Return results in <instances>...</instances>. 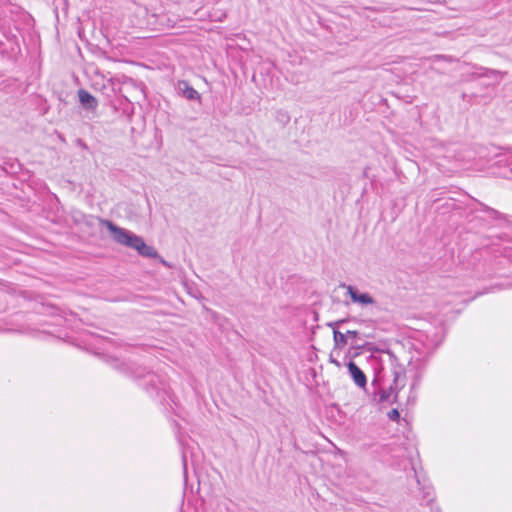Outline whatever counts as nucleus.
<instances>
[{"label":"nucleus","instance_id":"nucleus-1","mask_svg":"<svg viewBox=\"0 0 512 512\" xmlns=\"http://www.w3.org/2000/svg\"><path fill=\"white\" fill-rule=\"evenodd\" d=\"M375 360L378 364L374 366L372 385L377 386L379 402H388L393 395L391 403H396L398 393L406 385L404 368L391 350L382 351Z\"/></svg>","mask_w":512,"mask_h":512},{"label":"nucleus","instance_id":"nucleus-2","mask_svg":"<svg viewBox=\"0 0 512 512\" xmlns=\"http://www.w3.org/2000/svg\"><path fill=\"white\" fill-rule=\"evenodd\" d=\"M112 235L113 240L123 246L136 250L141 256L146 258H158V252L152 246L145 243L142 237L131 231L117 226L110 220H101Z\"/></svg>","mask_w":512,"mask_h":512},{"label":"nucleus","instance_id":"nucleus-3","mask_svg":"<svg viewBox=\"0 0 512 512\" xmlns=\"http://www.w3.org/2000/svg\"><path fill=\"white\" fill-rule=\"evenodd\" d=\"M133 376L141 387L151 398L163 402L168 395V383L164 376L145 367L138 366L133 370Z\"/></svg>","mask_w":512,"mask_h":512},{"label":"nucleus","instance_id":"nucleus-4","mask_svg":"<svg viewBox=\"0 0 512 512\" xmlns=\"http://www.w3.org/2000/svg\"><path fill=\"white\" fill-rule=\"evenodd\" d=\"M108 83L112 91L116 94H119L129 104H132V100L129 98V96L137 99L139 95H144V89L142 85L126 75L111 77L108 80Z\"/></svg>","mask_w":512,"mask_h":512},{"label":"nucleus","instance_id":"nucleus-5","mask_svg":"<svg viewBox=\"0 0 512 512\" xmlns=\"http://www.w3.org/2000/svg\"><path fill=\"white\" fill-rule=\"evenodd\" d=\"M347 289V294L350 296L353 303L360 304L362 306L376 304L375 299L367 292H360L355 286L342 284Z\"/></svg>","mask_w":512,"mask_h":512},{"label":"nucleus","instance_id":"nucleus-6","mask_svg":"<svg viewBox=\"0 0 512 512\" xmlns=\"http://www.w3.org/2000/svg\"><path fill=\"white\" fill-rule=\"evenodd\" d=\"M177 90H178L179 95L186 98L187 100L198 101L199 103H201L200 93L197 90H195L189 84L188 81H185V80L178 81Z\"/></svg>","mask_w":512,"mask_h":512},{"label":"nucleus","instance_id":"nucleus-7","mask_svg":"<svg viewBox=\"0 0 512 512\" xmlns=\"http://www.w3.org/2000/svg\"><path fill=\"white\" fill-rule=\"evenodd\" d=\"M79 102L82 108L89 112H96L98 107V100L87 90L79 89L78 90Z\"/></svg>","mask_w":512,"mask_h":512},{"label":"nucleus","instance_id":"nucleus-8","mask_svg":"<svg viewBox=\"0 0 512 512\" xmlns=\"http://www.w3.org/2000/svg\"><path fill=\"white\" fill-rule=\"evenodd\" d=\"M347 368L354 383L360 388H365L367 385V377L358 365L354 361L350 360L347 363Z\"/></svg>","mask_w":512,"mask_h":512},{"label":"nucleus","instance_id":"nucleus-9","mask_svg":"<svg viewBox=\"0 0 512 512\" xmlns=\"http://www.w3.org/2000/svg\"><path fill=\"white\" fill-rule=\"evenodd\" d=\"M346 319H340L338 321L328 323V326L333 329V339L336 347H344L347 344L346 334L341 333L338 328L341 324L345 323Z\"/></svg>","mask_w":512,"mask_h":512},{"label":"nucleus","instance_id":"nucleus-10","mask_svg":"<svg viewBox=\"0 0 512 512\" xmlns=\"http://www.w3.org/2000/svg\"><path fill=\"white\" fill-rule=\"evenodd\" d=\"M485 212L489 214V217L493 220H503L505 215L492 207H486Z\"/></svg>","mask_w":512,"mask_h":512},{"label":"nucleus","instance_id":"nucleus-11","mask_svg":"<svg viewBox=\"0 0 512 512\" xmlns=\"http://www.w3.org/2000/svg\"><path fill=\"white\" fill-rule=\"evenodd\" d=\"M275 118L278 122L282 123L283 125L287 124L290 121V116L288 112L285 110H278L276 112Z\"/></svg>","mask_w":512,"mask_h":512},{"label":"nucleus","instance_id":"nucleus-12","mask_svg":"<svg viewBox=\"0 0 512 512\" xmlns=\"http://www.w3.org/2000/svg\"><path fill=\"white\" fill-rule=\"evenodd\" d=\"M422 499L426 501L427 504H429L433 500V490L430 486H423L422 488Z\"/></svg>","mask_w":512,"mask_h":512},{"label":"nucleus","instance_id":"nucleus-13","mask_svg":"<svg viewBox=\"0 0 512 512\" xmlns=\"http://www.w3.org/2000/svg\"><path fill=\"white\" fill-rule=\"evenodd\" d=\"M421 378H422L421 372H419V371L415 372V374L412 377V382L410 384L411 392L418 389L420 382H421Z\"/></svg>","mask_w":512,"mask_h":512},{"label":"nucleus","instance_id":"nucleus-14","mask_svg":"<svg viewBox=\"0 0 512 512\" xmlns=\"http://www.w3.org/2000/svg\"><path fill=\"white\" fill-rule=\"evenodd\" d=\"M388 417L392 421H398L400 419V413H399L398 409H392L388 413Z\"/></svg>","mask_w":512,"mask_h":512},{"label":"nucleus","instance_id":"nucleus-15","mask_svg":"<svg viewBox=\"0 0 512 512\" xmlns=\"http://www.w3.org/2000/svg\"><path fill=\"white\" fill-rule=\"evenodd\" d=\"M416 399H417L416 390H414L413 392H411V391H410V394H409V396H408L407 401H408V402H411L412 404H414V403H415V401H416Z\"/></svg>","mask_w":512,"mask_h":512},{"label":"nucleus","instance_id":"nucleus-16","mask_svg":"<svg viewBox=\"0 0 512 512\" xmlns=\"http://www.w3.org/2000/svg\"><path fill=\"white\" fill-rule=\"evenodd\" d=\"M182 462H183L184 475H186V473H187V459H186L185 452H183V454H182Z\"/></svg>","mask_w":512,"mask_h":512},{"label":"nucleus","instance_id":"nucleus-17","mask_svg":"<svg viewBox=\"0 0 512 512\" xmlns=\"http://www.w3.org/2000/svg\"><path fill=\"white\" fill-rule=\"evenodd\" d=\"M345 334H346V337L350 336V337L356 338V337H358L359 332L356 330H348Z\"/></svg>","mask_w":512,"mask_h":512},{"label":"nucleus","instance_id":"nucleus-18","mask_svg":"<svg viewBox=\"0 0 512 512\" xmlns=\"http://www.w3.org/2000/svg\"><path fill=\"white\" fill-rule=\"evenodd\" d=\"M486 72H487V73H486L485 75H488V74H489V75H500V74H501V72H500V71H497V70H488V69H487V70H486Z\"/></svg>","mask_w":512,"mask_h":512},{"label":"nucleus","instance_id":"nucleus-19","mask_svg":"<svg viewBox=\"0 0 512 512\" xmlns=\"http://www.w3.org/2000/svg\"><path fill=\"white\" fill-rule=\"evenodd\" d=\"M160 263H161L162 265H164L165 267H168V268H170V267H171V265H170L166 260H164V259H163V258H161V257H160Z\"/></svg>","mask_w":512,"mask_h":512},{"label":"nucleus","instance_id":"nucleus-20","mask_svg":"<svg viewBox=\"0 0 512 512\" xmlns=\"http://www.w3.org/2000/svg\"><path fill=\"white\" fill-rule=\"evenodd\" d=\"M508 166H509L510 171H511V173H512V155H511V156L509 157V159H508Z\"/></svg>","mask_w":512,"mask_h":512},{"label":"nucleus","instance_id":"nucleus-21","mask_svg":"<svg viewBox=\"0 0 512 512\" xmlns=\"http://www.w3.org/2000/svg\"><path fill=\"white\" fill-rule=\"evenodd\" d=\"M480 209L485 212V208L488 207L486 204L479 202Z\"/></svg>","mask_w":512,"mask_h":512},{"label":"nucleus","instance_id":"nucleus-22","mask_svg":"<svg viewBox=\"0 0 512 512\" xmlns=\"http://www.w3.org/2000/svg\"><path fill=\"white\" fill-rule=\"evenodd\" d=\"M415 476H417V474H416V473H415ZM416 478H417V483H418V485H421L419 478H418V477H416Z\"/></svg>","mask_w":512,"mask_h":512}]
</instances>
